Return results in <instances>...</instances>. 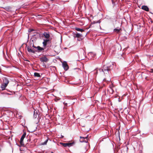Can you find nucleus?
Instances as JSON below:
<instances>
[{
  "mask_svg": "<svg viewBox=\"0 0 153 153\" xmlns=\"http://www.w3.org/2000/svg\"><path fill=\"white\" fill-rule=\"evenodd\" d=\"M82 36V34H80L79 33H77L76 34V37L77 38H79L81 37Z\"/></svg>",
  "mask_w": 153,
  "mask_h": 153,
  "instance_id": "6ab92c4d",
  "label": "nucleus"
},
{
  "mask_svg": "<svg viewBox=\"0 0 153 153\" xmlns=\"http://www.w3.org/2000/svg\"><path fill=\"white\" fill-rule=\"evenodd\" d=\"M63 104L67 106V103H65V102H64Z\"/></svg>",
  "mask_w": 153,
  "mask_h": 153,
  "instance_id": "393cba45",
  "label": "nucleus"
},
{
  "mask_svg": "<svg viewBox=\"0 0 153 153\" xmlns=\"http://www.w3.org/2000/svg\"><path fill=\"white\" fill-rule=\"evenodd\" d=\"M74 144L73 143H60V144L62 145L64 147H71L72 146L73 144Z\"/></svg>",
  "mask_w": 153,
  "mask_h": 153,
  "instance_id": "20e7f679",
  "label": "nucleus"
},
{
  "mask_svg": "<svg viewBox=\"0 0 153 153\" xmlns=\"http://www.w3.org/2000/svg\"><path fill=\"white\" fill-rule=\"evenodd\" d=\"M5 9L7 11H11V8L10 7H5Z\"/></svg>",
  "mask_w": 153,
  "mask_h": 153,
  "instance_id": "a211bd4d",
  "label": "nucleus"
},
{
  "mask_svg": "<svg viewBox=\"0 0 153 153\" xmlns=\"http://www.w3.org/2000/svg\"><path fill=\"white\" fill-rule=\"evenodd\" d=\"M42 34L46 39H49L50 35L48 32H44Z\"/></svg>",
  "mask_w": 153,
  "mask_h": 153,
  "instance_id": "39448f33",
  "label": "nucleus"
},
{
  "mask_svg": "<svg viewBox=\"0 0 153 153\" xmlns=\"http://www.w3.org/2000/svg\"><path fill=\"white\" fill-rule=\"evenodd\" d=\"M34 76H35L38 77H40L41 76L40 75V74L37 73L35 72L34 73Z\"/></svg>",
  "mask_w": 153,
  "mask_h": 153,
  "instance_id": "dca6fc26",
  "label": "nucleus"
},
{
  "mask_svg": "<svg viewBox=\"0 0 153 153\" xmlns=\"http://www.w3.org/2000/svg\"><path fill=\"white\" fill-rule=\"evenodd\" d=\"M3 83L8 85L9 83V81L8 78L6 77H4L3 78Z\"/></svg>",
  "mask_w": 153,
  "mask_h": 153,
  "instance_id": "423d86ee",
  "label": "nucleus"
},
{
  "mask_svg": "<svg viewBox=\"0 0 153 153\" xmlns=\"http://www.w3.org/2000/svg\"><path fill=\"white\" fill-rule=\"evenodd\" d=\"M100 23V21L99 20L98 21H97V22H94V23Z\"/></svg>",
  "mask_w": 153,
  "mask_h": 153,
  "instance_id": "b1692460",
  "label": "nucleus"
},
{
  "mask_svg": "<svg viewBox=\"0 0 153 153\" xmlns=\"http://www.w3.org/2000/svg\"><path fill=\"white\" fill-rule=\"evenodd\" d=\"M33 30V29H32L31 30V31H32Z\"/></svg>",
  "mask_w": 153,
  "mask_h": 153,
  "instance_id": "bb28decb",
  "label": "nucleus"
},
{
  "mask_svg": "<svg viewBox=\"0 0 153 153\" xmlns=\"http://www.w3.org/2000/svg\"><path fill=\"white\" fill-rule=\"evenodd\" d=\"M88 135H87V136L86 137H80V141L81 142H85L86 143H87L88 142V141L87 140V141H86V140H85L84 141L83 140V139H87L88 138Z\"/></svg>",
  "mask_w": 153,
  "mask_h": 153,
  "instance_id": "9d476101",
  "label": "nucleus"
},
{
  "mask_svg": "<svg viewBox=\"0 0 153 153\" xmlns=\"http://www.w3.org/2000/svg\"><path fill=\"white\" fill-rule=\"evenodd\" d=\"M115 67L114 64L112 63L108 65H105L101 68L99 69V72L108 75L111 73V71L113 70L114 67Z\"/></svg>",
  "mask_w": 153,
  "mask_h": 153,
  "instance_id": "f257e3e1",
  "label": "nucleus"
},
{
  "mask_svg": "<svg viewBox=\"0 0 153 153\" xmlns=\"http://www.w3.org/2000/svg\"><path fill=\"white\" fill-rule=\"evenodd\" d=\"M50 40L49 39H44L43 42H42L43 46L45 47L47 45L48 43L49 42Z\"/></svg>",
  "mask_w": 153,
  "mask_h": 153,
  "instance_id": "1a4fd4ad",
  "label": "nucleus"
},
{
  "mask_svg": "<svg viewBox=\"0 0 153 153\" xmlns=\"http://www.w3.org/2000/svg\"><path fill=\"white\" fill-rule=\"evenodd\" d=\"M26 48H27V51L29 53H35L36 52V51L32 48V44H31L30 46H28L27 45Z\"/></svg>",
  "mask_w": 153,
  "mask_h": 153,
  "instance_id": "f03ea898",
  "label": "nucleus"
},
{
  "mask_svg": "<svg viewBox=\"0 0 153 153\" xmlns=\"http://www.w3.org/2000/svg\"><path fill=\"white\" fill-rule=\"evenodd\" d=\"M26 135V133L25 132L23 133V135H22L21 138L20 139V143L21 145L22 146H24V144L23 142V140L25 138V136Z\"/></svg>",
  "mask_w": 153,
  "mask_h": 153,
  "instance_id": "7ed1b4c3",
  "label": "nucleus"
},
{
  "mask_svg": "<svg viewBox=\"0 0 153 153\" xmlns=\"http://www.w3.org/2000/svg\"><path fill=\"white\" fill-rule=\"evenodd\" d=\"M8 85L3 83L1 84V88H2V90H4L5 89V88Z\"/></svg>",
  "mask_w": 153,
  "mask_h": 153,
  "instance_id": "4468645a",
  "label": "nucleus"
},
{
  "mask_svg": "<svg viewBox=\"0 0 153 153\" xmlns=\"http://www.w3.org/2000/svg\"><path fill=\"white\" fill-rule=\"evenodd\" d=\"M36 50H35L36 51V52L38 51L39 52H41L44 50V49L43 48H41L39 46H38L37 47V48H36Z\"/></svg>",
  "mask_w": 153,
  "mask_h": 153,
  "instance_id": "f8f14e48",
  "label": "nucleus"
},
{
  "mask_svg": "<svg viewBox=\"0 0 153 153\" xmlns=\"http://www.w3.org/2000/svg\"><path fill=\"white\" fill-rule=\"evenodd\" d=\"M62 66L64 69L67 70L68 69V66L66 62H64L62 63Z\"/></svg>",
  "mask_w": 153,
  "mask_h": 153,
  "instance_id": "0eeeda50",
  "label": "nucleus"
},
{
  "mask_svg": "<svg viewBox=\"0 0 153 153\" xmlns=\"http://www.w3.org/2000/svg\"><path fill=\"white\" fill-rule=\"evenodd\" d=\"M62 138H63V136H62Z\"/></svg>",
  "mask_w": 153,
  "mask_h": 153,
  "instance_id": "c85d7f7f",
  "label": "nucleus"
},
{
  "mask_svg": "<svg viewBox=\"0 0 153 153\" xmlns=\"http://www.w3.org/2000/svg\"><path fill=\"white\" fill-rule=\"evenodd\" d=\"M141 8L146 11H148L149 10V8L147 6L143 5L142 6Z\"/></svg>",
  "mask_w": 153,
  "mask_h": 153,
  "instance_id": "ddd939ff",
  "label": "nucleus"
},
{
  "mask_svg": "<svg viewBox=\"0 0 153 153\" xmlns=\"http://www.w3.org/2000/svg\"><path fill=\"white\" fill-rule=\"evenodd\" d=\"M37 111L36 110H34V114L33 117L35 118H36L37 117Z\"/></svg>",
  "mask_w": 153,
  "mask_h": 153,
  "instance_id": "f3484780",
  "label": "nucleus"
},
{
  "mask_svg": "<svg viewBox=\"0 0 153 153\" xmlns=\"http://www.w3.org/2000/svg\"><path fill=\"white\" fill-rule=\"evenodd\" d=\"M109 90L111 91L110 93L111 94H113V93L114 91H113V90L111 88H110Z\"/></svg>",
  "mask_w": 153,
  "mask_h": 153,
  "instance_id": "412c9836",
  "label": "nucleus"
},
{
  "mask_svg": "<svg viewBox=\"0 0 153 153\" xmlns=\"http://www.w3.org/2000/svg\"><path fill=\"white\" fill-rule=\"evenodd\" d=\"M103 80H105V79H103Z\"/></svg>",
  "mask_w": 153,
  "mask_h": 153,
  "instance_id": "cd10ccee",
  "label": "nucleus"
},
{
  "mask_svg": "<svg viewBox=\"0 0 153 153\" xmlns=\"http://www.w3.org/2000/svg\"><path fill=\"white\" fill-rule=\"evenodd\" d=\"M114 0H111V1H112V4H114Z\"/></svg>",
  "mask_w": 153,
  "mask_h": 153,
  "instance_id": "a878e982",
  "label": "nucleus"
},
{
  "mask_svg": "<svg viewBox=\"0 0 153 153\" xmlns=\"http://www.w3.org/2000/svg\"><path fill=\"white\" fill-rule=\"evenodd\" d=\"M61 50L60 48L58 46H56L55 48L54 51L56 52L57 54H58L60 52Z\"/></svg>",
  "mask_w": 153,
  "mask_h": 153,
  "instance_id": "9b49d317",
  "label": "nucleus"
},
{
  "mask_svg": "<svg viewBox=\"0 0 153 153\" xmlns=\"http://www.w3.org/2000/svg\"><path fill=\"white\" fill-rule=\"evenodd\" d=\"M120 29L115 28L114 30V31L115 32H116L117 33H119L120 32Z\"/></svg>",
  "mask_w": 153,
  "mask_h": 153,
  "instance_id": "aec40b11",
  "label": "nucleus"
},
{
  "mask_svg": "<svg viewBox=\"0 0 153 153\" xmlns=\"http://www.w3.org/2000/svg\"><path fill=\"white\" fill-rule=\"evenodd\" d=\"M75 29L78 31H80L81 32H83L84 31V30L83 29H80L78 27H76Z\"/></svg>",
  "mask_w": 153,
  "mask_h": 153,
  "instance_id": "2eb2a0df",
  "label": "nucleus"
},
{
  "mask_svg": "<svg viewBox=\"0 0 153 153\" xmlns=\"http://www.w3.org/2000/svg\"><path fill=\"white\" fill-rule=\"evenodd\" d=\"M110 79H109V80H108V81H109Z\"/></svg>",
  "mask_w": 153,
  "mask_h": 153,
  "instance_id": "c756f323",
  "label": "nucleus"
},
{
  "mask_svg": "<svg viewBox=\"0 0 153 153\" xmlns=\"http://www.w3.org/2000/svg\"><path fill=\"white\" fill-rule=\"evenodd\" d=\"M40 60L41 62H47L48 60V59L46 56L40 58Z\"/></svg>",
  "mask_w": 153,
  "mask_h": 153,
  "instance_id": "6e6552de",
  "label": "nucleus"
},
{
  "mask_svg": "<svg viewBox=\"0 0 153 153\" xmlns=\"http://www.w3.org/2000/svg\"><path fill=\"white\" fill-rule=\"evenodd\" d=\"M48 141V140H46L44 142V143L43 144V145H45V144H47V143Z\"/></svg>",
  "mask_w": 153,
  "mask_h": 153,
  "instance_id": "4be33fe9",
  "label": "nucleus"
},
{
  "mask_svg": "<svg viewBox=\"0 0 153 153\" xmlns=\"http://www.w3.org/2000/svg\"><path fill=\"white\" fill-rule=\"evenodd\" d=\"M32 47H33V48H35L36 49V48H37V47H36V46H34V45L33 44H32Z\"/></svg>",
  "mask_w": 153,
  "mask_h": 153,
  "instance_id": "5701e85b",
  "label": "nucleus"
}]
</instances>
